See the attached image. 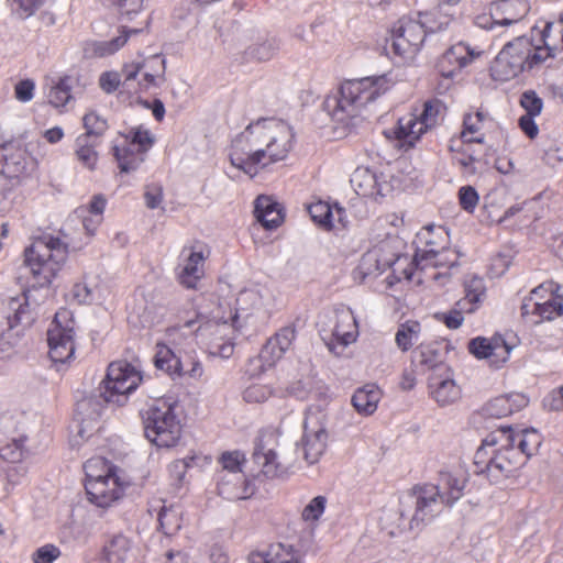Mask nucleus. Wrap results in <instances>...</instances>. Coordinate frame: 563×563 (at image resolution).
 <instances>
[{
  "instance_id": "obj_8",
  "label": "nucleus",
  "mask_w": 563,
  "mask_h": 563,
  "mask_svg": "<svg viewBox=\"0 0 563 563\" xmlns=\"http://www.w3.org/2000/svg\"><path fill=\"white\" fill-rule=\"evenodd\" d=\"M166 60L159 54L139 55L122 67V88L130 93L159 88L165 82Z\"/></svg>"
},
{
  "instance_id": "obj_13",
  "label": "nucleus",
  "mask_w": 563,
  "mask_h": 563,
  "mask_svg": "<svg viewBox=\"0 0 563 563\" xmlns=\"http://www.w3.org/2000/svg\"><path fill=\"white\" fill-rule=\"evenodd\" d=\"M327 415L317 407H310L303 421V434L299 448L308 464H316L328 446Z\"/></svg>"
},
{
  "instance_id": "obj_37",
  "label": "nucleus",
  "mask_w": 563,
  "mask_h": 563,
  "mask_svg": "<svg viewBox=\"0 0 563 563\" xmlns=\"http://www.w3.org/2000/svg\"><path fill=\"white\" fill-rule=\"evenodd\" d=\"M529 399L520 393L501 395L490 400L486 406L489 416L501 418L512 415L527 407Z\"/></svg>"
},
{
  "instance_id": "obj_19",
  "label": "nucleus",
  "mask_w": 563,
  "mask_h": 563,
  "mask_svg": "<svg viewBox=\"0 0 563 563\" xmlns=\"http://www.w3.org/2000/svg\"><path fill=\"white\" fill-rule=\"evenodd\" d=\"M209 254L208 247L200 243L181 250L176 268V277L180 285L186 288L197 287L205 275V263Z\"/></svg>"
},
{
  "instance_id": "obj_7",
  "label": "nucleus",
  "mask_w": 563,
  "mask_h": 563,
  "mask_svg": "<svg viewBox=\"0 0 563 563\" xmlns=\"http://www.w3.org/2000/svg\"><path fill=\"white\" fill-rule=\"evenodd\" d=\"M197 336L208 346L212 356L229 358L234 352V340L236 332L242 328L235 321L224 316L221 307L212 310L209 314H198Z\"/></svg>"
},
{
  "instance_id": "obj_35",
  "label": "nucleus",
  "mask_w": 563,
  "mask_h": 563,
  "mask_svg": "<svg viewBox=\"0 0 563 563\" xmlns=\"http://www.w3.org/2000/svg\"><path fill=\"white\" fill-rule=\"evenodd\" d=\"M135 560L132 542L122 534L106 543L100 554L101 563H134Z\"/></svg>"
},
{
  "instance_id": "obj_16",
  "label": "nucleus",
  "mask_w": 563,
  "mask_h": 563,
  "mask_svg": "<svg viewBox=\"0 0 563 563\" xmlns=\"http://www.w3.org/2000/svg\"><path fill=\"white\" fill-rule=\"evenodd\" d=\"M271 292L267 288L260 285H252L239 291L235 298L234 312L229 311L231 321H235L241 327L247 324L253 319H262L267 316V308L271 302Z\"/></svg>"
},
{
  "instance_id": "obj_28",
  "label": "nucleus",
  "mask_w": 563,
  "mask_h": 563,
  "mask_svg": "<svg viewBox=\"0 0 563 563\" xmlns=\"http://www.w3.org/2000/svg\"><path fill=\"white\" fill-rule=\"evenodd\" d=\"M449 235L441 227L428 225L417 234V251L415 263L417 267H428L429 258L438 249L443 250L448 245Z\"/></svg>"
},
{
  "instance_id": "obj_6",
  "label": "nucleus",
  "mask_w": 563,
  "mask_h": 563,
  "mask_svg": "<svg viewBox=\"0 0 563 563\" xmlns=\"http://www.w3.org/2000/svg\"><path fill=\"white\" fill-rule=\"evenodd\" d=\"M68 256V244L59 238L43 236L25 250V264L35 283L43 287L52 283Z\"/></svg>"
},
{
  "instance_id": "obj_22",
  "label": "nucleus",
  "mask_w": 563,
  "mask_h": 563,
  "mask_svg": "<svg viewBox=\"0 0 563 563\" xmlns=\"http://www.w3.org/2000/svg\"><path fill=\"white\" fill-rule=\"evenodd\" d=\"M131 486L129 477L123 471L108 476L98 484L88 486L89 500L98 507L108 508L121 500Z\"/></svg>"
},
{
  "instance_id": "obj_48",
  "label": "nucleus",
  "mask_w": 563,
  "mask_h": 563,
  "mask_svg": "<svg viewBox=\"0 0 563 563\" xmlns=\"http://www.w3.org/2000/svg\"><path fill=\"white\" fill-rule=\"evenodd\" d=\"M96 146V142L89 139V135H79L76 139V158L80 164L90 170L96 168L99 159Z\"/></svg>"
},
{
  "instance_id": "obj_47",
  "label": "nucleus",
  "mask_w": 563,
  "mask_h": 563,
  "mask_svg": "<svg viewBox=\"0 0 563 563\" xmlns=\"http://www.w3.org/2000/svg\"><path fill=\"white\" fill-rule=\"evenodd\" d=\"M254 456L256 463L262 467L266 476L276 477L285 473V467L279 462L278 455L273 449L257 446Z\"/></svg>"
},
{
  "instance_id": "obj_33",
  "label": "nucleus",
  "mask_w": 563,
  "mask_h": 563,
  "mask_svg": "<svg viewBox=\"0 0 563 563\" xmlns=\"http://www.w3.org/2000/svg\"><path fill=\"white\" fill-rule=\"evenodd\" d=\"M250 563H305L303 554L292 545L271 544L266 550L252 553Z\"/></svg>"
},
{
  "instance_id": "obj_9",
  "label": "nucleus",
  "mask_w": 563,
  "mask_h": 563,
  "mask_svg": "<svg viewBox=\"0 0 563 563\" xmlns=\"http://www.w3.org/2000/svg\"><path fill=\"white\" fill-rule=\"evenodd\" d=\"M438 24L430 14H419L418 20L401 19L394 30L391 52L404 62L412 60L419 53L427 32H435Z\"/></svg>"
},
{
  "instance_id": "obj_31",
  "label": "nucleus",
  "mask_w": 563,
  "mask_h": 563,
  "mask_svg": "<svg viewBox=\"0 0 563 563\" xmlns=\"http://www.w3.org/2000/svg\"><path fill=\"white\" fill-rule=\"evenodd\" d=\"M467 482L468 472L462 464L441 472L438 486L446 506H452L463 496Z\"/></svg>"
},
{
  "instance_id": "obj_39",
  "label": "nucleus",
  "mask_w": 563,
  "mask_h": 563,
  "mask_svg": "<svg viewBox=\"0 0 563 563\" xmlns=\"http://www.w3.org/2000/svg\"><path fill=\"white\" fill-rule=\"evenodd\" d=\"M489 120L488 113L483 110L465 114L460 142L463 144L484 143L485 134L483 129Z\"/></svg>"
},
{
  "instance_id": "obj_21",
  "label": "nucleus",
  "mask_w": 563,
  "mask_h": 563,
  "mask_svg": "<svg viewBox=\"0 0 563 563\" xmlns=\"http://www.w3.org/2000/svg\"><path fill=\"white\" fill-rule=\"evenodd\" d=\"M1 174L13 181L20 183L27 178L36 168V162L20 145L8 143L1 146Z\"/></svg>"
},
{
  "instance_id": "obj_26",
  "label": "nucleus",
  "mask_w": 563,
  "mask_h": 563,
  "mask_svg": "<svg viewBox=\"0 0 563 563\" xmlns=\"http://www.w3.org/2000/svg\"><path fill=\"white\" fill-rule=\"evenodd\" d=\"M246 62H265L271 59L278 51V42L275 37L255 29H247L241 34Z\"/></svg>"
},
{
  "instance_id": "obj_36",
  "label": "nucleus",
  "mask_w": 563,
  "mask_h": 563,
  "mask_svg": "<svg viewBox=\"0 0 563 563\" xmlns=\"http://www.w3.org/2000/svg\"><path fill=\"white\" fill-rule=\"evenodd\" d=\"M464 297L456 301V306L466 310L467 313L475 312L486 298V285L482 277L470 275L464 280Z\"/></svg>"
},
{
  "instance_id": "obj_24",
  "label": "nucleus",
  "mask_w": 563,
  "mask_h": 563,
  "mask_svg": "<svg viewBox=\"0 0 563 563\" xmlns=\"http://www.w3.org/2000/svg\"><path fill=\"white\" fill-rule=\"evenodd\" d=\"M333 340L328 343L329 350L336 355L358 336V324L354 312L349 307H339L334 311Z\"/></svg>"
},
{
  "instance_id": "obj_5",
  "label": "nucleus",
  "mask_w": 563,
  "mask_h": 563,
  "mask_svg": "<svg viewBox=\"0 0 563 563\" xmlns=\"http://www.w3.org/2000/svg\"><path fill=\"white\" fill-rule=\"evenodd\" d=\"M541 66L540 55L534 51V41L529 36H518L500 49L492 63L490 75L495 80L508 81Z\"/></svg>"
},
{
  "instance_id": "obj_49",
  "label": "nucleus",
  "mask_w": 563,
  "mask_h": 563,
  "mask_svg": "<svg viewBox=\"0 0 563 563\" xmlns=\"http://www.w3.org/2000/svg\"><path fill=\"white\" fill-rule=\"evenodd\" d=\"M389 260V255L385 258H379L378 250H373L372 247L362 256L357 268L364 277L377 275L388 268Z\"/></svg>"
},
{
  "instance_id": "obj_17",
  "label": "nucleus",
  "mask_w": 563,
  "mask_h": 563,
  "mask_svg": "<svg viewBox=\"0 0 563 563\" xmlns=\"http://www.w3.org/2000/svg\"><path fill=\"white\" fill-rule=\"evenodd\" d=\"M35 291L27 290L16 297L0 299V338L19 325H30L35 319Z\"/></svg>"
},
{
  "instance_id": "obj_41",
  "label": "nucleus",
  "mask_w": 563,
  "mask_h": 563,
  "mask_svg": "<svg viewBox=\"0 0 563 563\" xmlns=\"http://www.w3.org/2000/svg\"><path fill=\"white\" fill-rule=\"evenodd\" d=\"M84 470L86 475V490H88V486L98 484L99 482H101V479L108 476H112L118 472L122 471L118 466L113 465L112 463L108 462L106 459L100 456L89 459L84 464Z\"/></svg>"
},
{
  "instance_id": "obj_3",
  "label": "nucleus",
  "mask_w": 563,
  "mask_h": 563,
  "mask_svg": "<svg viewBox=\"0 0 563 563\" xmlns=\"http://www.w3.org/2000/svg\"><path fill=\"white\" fill-rule=\"evenodd\" d=\"M390 87L386 76L347 80L341 85L338 95L327 98L324 109L334 121L349 125L364 106L386 93Z\"/></svg>"
},
{
  "instance_id": "obj_45",
  "label": "nucleus",
  "mask_w": 563,
  "mask_h": 563,
  "mask_svg": "<svg viewBox=\"0 0 563 563\" xmlns=\"http://www.w3.org/2000/svg\"><path fill=\"white\" fill-rule=\"evenodd\" d=\"M155 366L170 376H181L183 374V364L179 356L167 344L156 345Z\"/></svg>"
},
{
  "instance_id": "obj_61",
  "label": "nucleus",
  "mask_w": 563,
  "mask_h": 563,
  "mask_svg": "<svg viewBox=\"0 0 563 563\" xmlns=\"http://www.w3.org/2000/svg\"><path fill=\"white\" fill-rule=\"evenodd\" d=\"M158 522L165 534H173L180 528L179 514L173 508H162Z\"/></svg>"
},
{
  "instance_id": "obj_57",
  "label": "nucleus",
  "mask_w": 563,
  "mask_h": 563,
  "mask_svg": "<svg viewBox=\"0 0 563 563\" xmlns=\"http://www.w3.org/2000/svg\"><path fill=\"white\" fill-rule=\"evenodd\" d=\"M328 499L325 496L313 497L302 509L301 518L307 522H314L323 515Z\"/></svg>"
},
{
  "instance_id": "obj_11",
  "label": "nucleus",
  "mask_w": 563,
  "mask_h": 563,
  "mask_svg": "<svg viewBox=\"0 0 563 563\" xmlns=\"http://www.w3.org/2000/svg\"><path fill=\"white\" fill-rule=\"evenodd\" d=\"M444 106L439 100L423 103L421 110H415L398 120L395 134L402 145L413 146L429 130L437 126L443 119Z\"/></svg>"
},
{
  "instance_id": "obj_15",
  "label": "nucleus",
  "mask_w": 563,
  "mask_h": 563,
  "mask_svg": "<svg viewBox=\"0 0 563 563\" xmlns=\"http://www.w3.org/2000/svg\"><path fill=\"white\" fill-rule=\"evenodd\" d=\"M154 136L143 126L132 128L122 144L114 146V156L122 173L135 170L143 162L145 153L153 146Z\"/></svg>"
},
{
  "instance_id": "obj_18",
  "label": "nucleus",
  "mask_w": 563,
  "mask_h": 563,
  "mask_svg": "<svg viewBox=\"0 0 563 563\" xmlns=\"http://www.w3.org/2000/svg\"><path fill=\"white\" fill-rule=\"evenodd\" d=\"M407 501L415 505V511L410 517L411 529L430 522L446 505L441 496L440 487L433 484L416 487L412 494L408 496Z\"/></svg>"
},
{
  "instance_id": "obj_64",
  "label": "nucleus",
  "mask_w": 563,
  "mask_h": 563,
  "mask_svg": "<svg viewBox=\"0 0 563 563\" xmlns=\"http://www.w3.org/2000/svg\"><path fill=\"white\" fill-rule=\"evenodd\" d=\"M456 263V252L448 249L445 245L443 250L438 249L435 251V254H432L430 256L428 267H451L454 266Z\"/></svg>"
},
{
  "instance_id": "obj_55",
  "label": "nucleus",
  "mask_w": 563,
  "mask_h": 563,
  "mask_svg": "<svg viewBox=\"0 0 563 563\" xmlns=\"http://www.w3.org/2000/svg\"><path fill=\"white\" fill-rule=\"evenodd\" d=\"M121 16L132 19L145 8V0H107Z\"/></svg>"
},
{
  "instance_id": "obj_44",
  "label": "nucleus",
  "mask_w": 563,
  "mask_h": 563,
  "mask_svg": "<svg viewBox=\"0 0 563 563\" xmlns=\"http://www.w3.org/2000/svg\"><path fill=\"white\" fill-rule=\"evenodd\" d=\"M417 362L434 372L440 366H448L442 361V345L439 342H423L415 350Z\"/></svg>"
},
{
  "instance_id": "obj_62",
  "label": "nucleus",
  "mask_w": 563,
  "mask_h": 563,
  "mask_svg": "<svg viewBox=\"0 0 563 563\" xmlns=\"http://www.w3.org/2000/svg\"><path fill=\"white\" fill-rule=\"evenodd\" d=\"M60 555L62 551L57 545L46 543L33 551L31 561L32 563H54Z\"/></svg>"
},
{
  "instance_id": "obj_50",
  "label": "nucleus",
  "mask_w": 563,
  "mask_h": 563,
  "mask_svg": "<svg viewBox=\"0 0 563 563\" xmlns=\"http://www.w3.org/2000/svg\"><path fill=\"white\" fill-rule=\"evenodd\" d=\"M421 333V325L417 321H406L401 323L396 332L395 341L397 346L407 352L411 346L418 342Z\"/></svg>"
},
{
  "instance_id": "obj_58",
  "label": "nucleus",
  "mask_w": 563,
  "mask_h": 563,
  "mask_svg": "<svg viewBox=\"0 0 563 563\" xmlns=\"http://www.w3.org/2000/svg\"><path fill=\"white\" fill-rule=\"evenodd\" d=\"M275 391L268 385L253 384L242 394L243 400L249 404H261L274 396Z\"/></svg>"
},
{
  "instance_id": "obj_27",
  "label": "nucleus",
  "mask_w": 563,
  "mask_h": 563,
  "mask_svg": "<svg viewBox=\"0 0 563 563\" xmlns=\"http://www.w3.org/2000/svg\"><path fill=\"white\" fill-rule=\"evenodd\" d=\"M511 350L500 335L490 339L477 336L468 343L471 354L478 360H487L495 367H500L508 361Z\"/></svg>"
},
{
  "instance_id": "obj_54",
  "label": "nucleus",
  "mask_w": 563,
  "mask_h": 563,
  "mask_svg": "<svg viewBox=\"0 0 563 563\" xmlns=\"http://www.w3.org/2000/svg\"><path fill=\"white\" fill-rule=\"evenodd\" d=\"M47 98L48 102L55 108L66 106L71 98L68 79H59L58 82L51 88Z\"/></svg>"
},
{
  "instance_id": "obj_10",
  "label": "nucleus",
  "mask_w": 563,
  "mask_h": 563,
  "mask_svg": "<svg viewBox=\"0 0 563 563\" xmlns=\"http://www.w3.org/2000/svg\"><path fill=\"white\" fill-rule=\"evenodd\" d=\"M553 283L536 287L521 305V316L527 322L539 324L563 316V294Z\"/></svg>"
},
{
  "instance_id": "obj_30",
  "label": "nucleus",
  "mask_w": 563,
  "mask_h": 563,
  "mask_svg": "<svg viewBox=\"0 0 563 563\" xmlns=\"http://www.w3.org/2000/svg\"><path fill=\"white\" fill-rule=\"evenodd\" d=\"M351 185L358 196L369 198L384 196L389 189L382 174L365 166H360L353 172Z\"/></svg>"
},
{
  "instance_id": "obj_40",
  "label": "nucleus",
  "mask_w": 563,
  "mask_h": 563,
  "mask_svg": "<svg viewBox=\"0 0 563 563\" xmlns=\"http://www.w3.org/2000/svg\"><path fill=\"white\" fill-rule=\"evenodd\" d=\"M382 396L383 393L377 385L366 384L354 393L352 404L358 413L371 416L376 411Z\"/></svg>"
},
{
  "instance_id": "obj_56",
  "label": "nucleus",
  "mask_w": 563,
  "mask_h": 563,
  "mask_svg": "<svg viewBox=\"0 0 563 563\" xmlns=\"http://www.w3.org/2000/svg\"><path fill=\"white\" fill-rule=\"evenodd\" d=\"M13 14L20 19L33 15L44 3V0H8Z\"/></svg>"
},
{
  "instance_id": "obj_34",
  "label": "nucleus",
  "mask_w": 563,
  "mask_h": 563,
  "mask_svg": "<svg viewBox=\"0 0 563 563\" xmlns=\"http://www.w3.org/2000/svg\"><path fill=\"white\" fill-rule=\"evenodd\" d=\"M217 489L218 494L228 500L245 499L251 495L243 472H219Z\"/></svg>"
},
{
  "instance_id": "obj_23",
  "label": "nucleus",
  "mask_w": 563,
  "mask_h": 563,
  "mask_svg": "<svg viewBox=\"0 0 563 563\" xmlns=\"http://www.w3.org/2000/svg\"><path fill=\"white\" fill-rule=\"evenodd\" d=\"M484 51L472 47L467 43L459 42L452 45L438 62L439 74L445 79H453L462 68L481 58Z\"/></svg>"
},
{
  "instance_id": "obj_2",
  "label": "nucleus",
  "mask_w": 563,
  "mask_h": 563,
  "mask_svg": "<svg viewBox=\"0 0 563 563\" xmlns=\"http://www.w3.org/2000/svg\"><path fill=\"white\" fill-rule=\"evenodd\" d=\"M542 443L533 428L501 427L488 434L474 455L477 473H485L492 482H499L534 455Z\"/></svg>"
},
{
  "instance_id": "obj_1",
  "label": "nucleus",
  "mask_w": 563,
  "mask_h": 563,
  "mask_svg": "<svg viewBox=\"0 0 563 563\" xmlns=\"http://www.w3.org/2000/svg\"><path fill=\"white\" fill-rule=\"evenodd\" d=\"M292 128L277 119L249 124L231 142L228 157L233 168L253 178L261 169L285 161L292 151Z\"/></svg>"
},
{
  "instance_id": "obj_51",
  "label": "nucleus",
  "mask_w": 563,
  "mask_h": 563,
  "mask_svg": "<svg viewBox=\"0 0 563 563\" xmlns=\"http://www.w3.org/2000/svg\"><path fill=\"white\" fill-rule=\"evenodd\" d=\"M14 442L8 441L7 444L0 445V455L11 463L21 462L27 455L26 435L14 438Z\"/></svg>"
},
{
  "instance_id": "obj_52",
  "label": "nucleus",
  "mask_w": 563,
  "mask_h": 563,
  "mask_svg": "<svg viewBox=\"0 0 563 563\" xmlns=\"http://www.w3.org/2000/svg\"><path fill=\"white\" fill-rule=\"evenodd\" d=\"M459 141L453 140L450 146L451 151L454 152L453 159L461 167L463 174L465 176H473L476 174V158L467 152L463 144L461 146L456 145Z\"/></svg>"
},
{
  "instance_id": "obj_59",
  "label": "nucleus",
  "mask_w": 563,
  "mask_h": 563,
  "mask_svg": "<svg viewBox=\"0 0 563 563\" xmlns=\"http://www.w3.org/2000/svg\"><path fill=\"white\" fill-rule=\"evenodd\" d=\"M82 124L86 129V133L82 135H89V139L101 135L108 128L107 121L95 111H89L84 115Z\"/></svg>"
},
{
  "instance_id": "obj_38",
  "label": "nucleus",
  "mask_w": 563,
  "mask_h": 563,
  "mask_svg": "<svg viewBox=\"0 0 563 563\" xmlns=\"http://www.w3.org/2000/svg\"><path fill=\"white\" fill-rule=\"evenodd\" d=\"M255 218L268 230L276 229L284 221L279 205L268 196H260L255 200Z\"/></svg>"
},
{
  "instance_id": "obj_43",
  "label": "nucleus",
  "mask_w": 563,
  "mask_h": 563,
  "mask_svg": "<svg viewBox=\"0 0 563 563\" xmlns=\"http://www.w3.org/2000/svg\"><path fill=\"white\" fill-rule=\"evenodd\" d=\"M285 352L279 351L278 347L272 346L271 342L267 341L266 344L261 350L258 356L250 360L247 373L252 376L261 375L267 369L275 366V364L284 356Z\"/></svg>"
},
{
  "instance_id": "obj_63",
  "label": "nucleus",
  "mask_w": 563,
  "mask_h": 563,
  "mask_svg": "<svg viewBox=\"0 0 563 563\" xmlns=\"http://www.w3.org/2000/svg\"><path fill=\"white\" fill-rule=\"evenodd\" d=\"M464 313L466 310L461 309L456 305L449 311L435 313L437 320L443 322L451 330L459 329L464 322Z\"/></svg>"
},
{
  "instance_id": "obj_42",
  "label": "nucleus",
  "mask_w": 563,
  "mask_h": 563,
  "mask_svg": "<svg viewBox=\"0 0 563 563\" xmlns=\"http://www.w3.org/2000/svg\"><path fill=\"white\" fill-rule=\"evenodd\" d=\"M139 33L137 29L122 27L119 35L108 41H97L89 45L88 52L96 57L111 56L121 49L132 34Z\"/></svg>"
},
{
  "instance_id": "obj_25",
  "label": "nucleus",
  "mask_w": 563,
  "mask_h": 563,
  "mask_svg": "<svg viewBox=\"0 0 563 563\" xmlns=\"http://www.w3.org/2000/svg\"><path fill=\"white\" fill-rule=\"evenodd\" d=\"M530 11L528 0H498L489 7L490 22L481 26L494 30L497 26H510L519 23Z\"/></svg>"
},
{
  "instance_id": "obj_14",
  "label": "nucleus",
  "mask_w": 563,
  "mask_h": 563,
  "mask_svg": "<svg viewBox=\"0 0 563 563\" xmlns=\"http://www.w3.org/2000/svg\"><path fill=\"white\" fill-rule=\"evenodd\" d=\"M74 336L75 321L71 313L66 309L57 311L47 331L48 354L54 363H65L74 356Z\"/></svg>"
},
{
  "instance_id": "obj_60",
  "label": "nucleus",
  "mask_w": 563,
  "mask_h": 563,
  "mask_svg": "<svg viewBox=\"0 0 563 563\" xmlns=\"http://www.w3.org/2000/svg\"><path fill=\"white\" fill-rule=\"evenodd\" d=\"M331 205L324 201L311 203L308 208L311 219L325 229H331Z\"/></svg>"
},
{
  "instance_id": "obj_53",
  "label": "nucleus",
  "mask_w": 563,
  "mask_h": 563,
  "mask_svg": "<svg viewBox=\"0 0 563 563\" xmlns=\"http://www.w3.org/2000/svg\"><path fill=\"white\" fill-rule=\"evenodd\" d=\"M24 431L19 428V422L13 416H0V445H4L8 441H15L14 438L24 435Z\"/></svg>"
},
{
  "instance_id": "obj_20",
  "label": "nucleus",
  "mask_w": 563,
  "mask_h": 563,
  "mask_svg": "<svg viewBox=\"0 0 563 563\" xmlns=\"http://www.w3.org/2000/svg\"><path fill=\"white\" fill-rule=\"evenodd\" d=\"M428 395L441 408L456 404L462 397V388L454 378L450 366H440L428 376Z\"/></svg>"
},
{
  "instance_id": "obj_4",
  "label": "nucleus",
  "mask_w": 563,
  "mask_h": 563,
  "mask_svg": "<svg viewBox=\"0 0 563 563\" xmlns=\"http://www.w3.org/2000/svg\"><path fill=\"white\" fill-rule=\"evenodd\" d=\"M180 405L174 398H161L148 406L143 416L145 437L161 449L178 445L183 433Z\"/></svg>"
},
{
  "instance_id": "obj_29",
  "label": "nucleus",
  "mask_w": 563,
  "mask_h": 563,
  "mask_svg": "<svg viewBox=\"0 0 563 563\" xmlns=\"http://www.w3.org/2000/svg\"><path fill=\"white\" fill-rule=\"evenodd\" d=\"M534 51L540 55L542 65L549 58L563 52V11L558 21L545 23L543 30L540 31V38L534 41Z\"/></svg>"
},
{
  "instance_id": "obj_32",
  "label": "nucleus",
  "mask_w": 563,
  "mask_h": 563,
  "mask_svg": "<svg viewBox=\"0 0 563 563\" xmlns=\"http://www.w3.org/2000/svg\"><path fill=\"white\" fill-rule=\"evenodd\" d=\"M70 300L77 303H101L108 296L107 288L96 276H85L76 282L68 292Z\"/></svg>"
},
{
  "instance_id": "obj_46",
  "label": "nucleus",
  "mask_w": 563,
  "mask_h": 563,
  "mask_svg": "<svg viewBox=\"0 0 563 563\" xmlns=\"http://www.w3.org/2000/svg\"><path fill=\"white\" fill-rule=\"evenodd\" d=\"M198 319L189 320L183 325L174 327L167 332L168 343L178 350H185L190 346L197 336Z\"/></svg>"
},
{
  "instance_id": "obj_12",
  "label": "nucleus",
  "mask_w": 563,
  "mask_h": 563,
  "mask_svg": "<svg viewBox=\"0 0 563 563\" xmlns=\"http://www.w3.org/2000/svg\"><path fill=\"white\" fill-rule=\"evenodd\" d=\"M141 380V372L134 365L125 361L112 362L103 380L101 396L106 402L122 405Z\"/></svg>"
}]
</instances>
